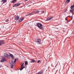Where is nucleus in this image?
Listing matches in <instances>:
<instances>
[{
  "instance_id": "16",
  "label": "nucleus",
  "mask_w": 74,
  "mask_h": 74,
  "mask_svg": "<svg viewBox=\"0 0 74 74\" xmlns=\"http://www.w3.org/2000/svg\"><path fill=\"white\" fill-rule=\"evenodd\" d=\"M35 60H31V63H33V62H34Z\"/></svg>"
},
{
  "instance_id": "10",
  "label": "nucleus",
  "mask_w": 74,
  "mask_h": 74,
  "mask_svg": "<svg viewBox=\"0 0 74 74\" xmlns=\"http://www.w3.org/2000/svg\"><path fill=\"white\" fill-rule=\"evenodd\" d=\"M24 68H25V66H21V69H20V70L21 71V70H22L23 69H24Z\"/></svg>"
},
{
  "instance_id": "28",
  "label": "nucleus",
  "mask_w": 74,
  "mask_h": 74,
  "mask_svg": "<svg viewBox=\"0 0 74 74\" xmlns=\"http://www.w3.org/2000/svg\"><path fill=\"white\" fill-rule=\"evenodd\" d=\"M65 20L66 21H67V18H65Z\"/></svg>"
},
{
  "instance_id": "7",
  "label": "nucleus",
  "mask_w": 74,
  "mask_h": 74,
  "mask_svg": "<svg viewBox=\"0 0 74 74\" xmlns=\"http://www.w3.org/2000/svg\"><path fill=\"white\" fill-rule=\"evenodd\" d=\"M53 18V17H49L47 19L46 21H50V20H51V19Z\"/></svg>"
},
{
  "instance_id": "8",
  "label": "nucleus",
  "mask_w": 74,
  "mask_h": 74,
  "mask_svg": "<svg viewBox=\"0 0 74 74\" xmlns=\"http://www.w3.org/2000/svg\"><path fill=\"white\" fill-rule=\"evenodd\" d=\"M36 42H38L39 44H41V43H40V42H41V40L39 39L37 40V41H36Z\"/></svg>"
},
{
  "instance_id": "24",
  "label": "nucleus",
  "mask_w": 74,
  "mask_h": 74,
  "mask_svg": "<svg viewBox=\"0 0 74 74\" xmlns=\"http://www.w3.org/2000/svg\"><path fill=\"white\" fill-rule=\"evenodd\" d=\"M23 65H24V63H23L21 65V67H22L23 66Z\"/></svg>"
},
{
  "instance_id": "30",
  "label": "nucleus",
  "mask_w": 74,
  "mask_h": 74,
  "mask_svg": "<svg viewBox=\"0 0 74 74\" xmlns=\"http://www.w3.org/2000/svg\"><path fill=\"white\" fill-rule=\"evenodd\" d=\"M69 16L70 17V16Z\"/></svg>"
},
{
  "instance_id": "21",
  "label": "nucleus",
  "mask_w": 74,
  "mask_h": 74,
  "mask_svg": "<svg viewBox=\"0 0 74 74\" xmlns=\"http://www.w3.org/2000/svg\"><path fill=\"white\" fill-rule=\"evenodd\" d=\"M7 57L8 58V59H10V56L8 54V56H7Z\"/></svg>"
},
{
  "instance_id": "4",
  "label": "nucleus",
  "mask_w": 74,
  "mask_h": 74,
  "mask_svg": "<svg viewBox=\"0 0 74 74\" xmlns=\"http://www.w3.org/2000/svg\"><path fill=\"white\" fill-rule=\"evenodd\" d=\"M1 59H2V60H1L0 61L1 62H4V61H6V59H5L4 57H3Z\"/></svg>"
},
{
  "instance_id": "11",
  "label": "nucleus",
  "mask_w": 74,
  "mask_h": 74,
  "mask_svg": "<svg viewBox=\"0 0 74 74\" xmlns=\"http://www.w3.org/2000/svg\"><path fill=\"white\" fill-rule=\"evenodd\" d=\"M70 1V0H66L65 3H69Z\"/></svg>"
},
{
  "instance_id": "9",
  "label": "nucleus",
  "mask_w": 74,
  "mask_h": 74,
  "mask_svg": "<svg viewBox=\"0 0 74 74\" xmlns=\"http://www.w3.org/2000/svg\"><path fill=\"white\" fill-rule=\"evenodd\" d=\"M24 19L23 18H21L19 20L18 22H21L23 21Z\"/></svg>"
},
{
  "instance_id": "14",
  "label": "nucleus",
  "mask_w": 74,
  "mask_h": 74,
  "mask_svg": "<svg viewBox=\"0 0 74 74\" xmlns=\"http://www.w3.org/2000/svg\"><path fill=\"white\" fill-rule=\"evenodd\" d=\"M11 65L10 67L12 69V68L14 67V64H11Z\"/></svg>"
},
{
  "instance_id": "20",
  "label": "nucleus",
  "mask_w": 74,
  "mask_h": 74,
  "mask_svg": "<svg viewBox=\"0 0 74 74\" xmlns=\"http://www.w3.org/2000/svg\"><path fill=\"white\" fill-rule=\"evenodd\" d=\"M73 11H74V9L71 10H70V12H73Z\"/></svg>"
},
{
  "instance_id": "3",
  "label": "nucleus",
  "mask_w": 74,
  "mask_h": 74,
  "mask_svg": "<svg viewBox=\"0 0 74 74\" xmlns=\"http://www.w3.org/2000/svg\"><path fill=\"white\" fill-rule=\"evenodd\" d=\"M21 3H20L16 4L13 6V7H18V6H19L20 5H21Z\"/></svg>"
},
{
  "instance_id": "27",
  "label": "nucleus",
  "mask_w": 74,
  "mask_h": 74,
  "mask_svg": "<svg viewBox=\"0 0 74 74\" xmlns=\"http://www.w3.org/2000/svg\"><path fill=\"white\" fill-rule=\"evenodd\" d=\"M30 15V14H27V15H26V16H27L28 15Z\"/></svg>"
},
{
  "instance_id": "18",
  "label": "nucleus",
  "mask_w": 74,
  "mask_h": 74,
  "mask_svg": "<svg viewBox=\"0 0 74 74\" xmlns=\"http://www.w3.org/2000/svg\"><path fill=\"white\" fill-rule=\"evenodd\" d=\"M2 1L4 3L6 2V0H2Z\"/></svg>"
},
{
  "instance_id": "13",
  "label": "nucleus",
  "mask_w": 74,
  "mask_h": 74,
  "mask_svg": "<svg viewBox=\"0 0 74 74\" xmlns=\"http://www.w3.org/2000/svg\"><path fill=\"white\" fill-rule=\"evenodd\" d=\"M8 54H7V53H5L4 54V56H5L6 57H7V56H8Z\"/></svg>"
},
{
  "instance_id": "31",
  "label": "nucleus",
  "mask_w": 74,
  "mask_h": 74,
  "mask_svg": "<svg viewBox=\"0 0 74 74\" xmlns=\"http://www.w3.org/2000/svg\"><path fill=\"white\" fill-rule=\"evenodd\" d=\"M1 66H0V68H1Z\"/></svg>"
},
{
  "instance_id": "29",
  "label": "nucleus",
  "mask_w": 74,
  "mask_h": 74,
  "mask_svg": "<svg viewBox=\"0 0 74 74\" xmlns=\"http://www.w3.org/2000/svg\"><path fill=\"white\" fill-rule=\"evenodd\" d=\"M25 0V1H27V0Z\"/></svg>"
},
{
  "instance_id": "2",
  "label": "nucleus",
  "mask_w": 74,
  "mask_h": 74,
  "mask_svg": "<svg viewBox=\"0 0 74 74\" xmlns=\"http://www.w3.org/2000/svg\"><path fill=\"white\" fill-rule=\"evenodd\" d=\"M18 60V58H16L15 59L14 62V61H12H12H11L12 63V64H14V63H15L16 62V61L17 60Z\"/></svg>"
},
{
  "instance_id": "19",
  "label": "nucleus",
  "mask_w": 74,
  "mask_h": 74,
  "mask_svg": "<svg viewBox=\"0 0 74 74\" xmlns=\"http://www.w3.org/2000/svg\"><path fill=\"white\" fill-rule=\"evenodd\" d=\"M16 1V0H14L13 1H12V3H15V2Z\"/></svg>"
},
{
  "instance_id": "5",
  "label": "nucleus",
  "mask_w": 74,
  "mask_h": 74,
  "mask_svg": "<svg viewBox=\"0 0 74 74\" xmlns=\"http://www.w3.org/2000/svg\"><path fill=\"white\" fill-rule=\"evenodd\" d=\"M3 44H4V41L2 40H0V45H2Z\"/></svg>"
},
{
  "instance_id": "23",
  "label": "nucleus",
  "mask_w": 74,
  "mask_h": 74,
  "mask_svg": "<svg viewBox=\"0 0 74 74\" xmlns=\"http://www.w3.org/2000/svg\"><path fill=\"white\" fill-rule=\"evenodd\" d=\"M25 64L26 65H27V64H28V63H27V62H26L25 63Z\"/></svg>"
},
{
  "instance_id": "12",
  "label": "nucleus",
  "mask_w": 74,
  "mask_h": 74,
  "mask_svg": "<svg viewBox=\"0 0 74 74\" xmlns=\"http://www.w3.org/2000/svg\"><path fill=\"white\" fill-rule=\"evenodd\" d=\"M39 12H40V11L38 10H37V11H35L34 12V13H39Z\"/></svg>"
},
{
  "instance_id": "26",
  "label": "nucleus",
  "mask_w": 74,
  "mask_h": 74,
  "mask_svg": "<svg viewBox=\"0 0 74 74\" xmlns=\"http://www.w3.org/2000/svg\"><path fill=\"white\" fill-rule=\"evenodd\" d=\"M40 62V60H38V62H37L38 63H39Z\"/></svg>"
},
{
  "instance_id": "1",
  "label": "nucleus",
  "mask_w": 74,
  "mask_h": 74,
  "mask_svg": "<svg viewBox=\"0 0 74 74\" xmlns=\"http://www.w3.org/2000/svg\"><path fill=\"white\" fill-rule=\"evenodd\" d=\"M37 26L40 29H41V30H43V29H44L43 27H42V25L41 23H37Z\"/></svg>"
},
{
  "instance_id": "17",
  "label": "nucleus",
  "mask_w": 74,
  "mask_h": 74,
  "mask_svg": "<svg viewBox=\"0 0 74 74\" xmlns=\"http://www.w3.org/2000/svg\"><path fill=\"white\" fill-rule=\"evenodd\" d=\"M74 5H72V6L71 7V9H73V8H74Z\"/></svg>"
},
{
  "instance_id": "25",
  "label": "nucleus",
  "mask_w": 74,
  "mask_h": 74,
  "mask_svg": "<svg viewBox=\"0 0 74 74\" xmlns=\"http://www.w3.org/2000/svg\"><path fill=\"white\" fill-rule=\"evenodd\" d=\"M41 12L42 13H43V14H44L45 12L44 11H41Z\"/></svg>"
},
{
  "instance_id": "22",
  "label": "nucleus",
  "mask_w": 74,
  "mask_h": 74,
  "mask_svg": "<svg viewBox=\"0 0 74 74\" xmlns=\"http://www.w3.org/2000/svg\"><path fill=\"white\" fill-rule=\"evenodd\" d=\"M9 21V20H8V19H7L5 20V22H8Z\"/></svg>"
},
{
  "instance_id": "6",
  "label": "nucleus",
  "mask_w": 74,
  "mask_h": 74,
  "mask_svg": "<svg viewBox=\"0 0 74 74\" xmlns=\"http://www.w3.org/2000/svg\"><path fill=\"white\" fill-rule=\"evenodd\" d=\"M19 16H17L15 17V20H16V21H18V20L19 19Z\"/></svg>"
},
{
  "instance_id": "15",
  "label": "nucleus",
  "mask_w": 74,
  "mask_h": 74,
  "mask_svg": "<svg viewBox=\"0 0 74 74\" xmlns=\"http://www.w3.org/2000/svg\"><path fill=\"white\" fill-rule=\"evenodd\" d=\"M10 57L12 58H14V56H13L12 54H10Z\"/></svg>"
}]
</instances>
